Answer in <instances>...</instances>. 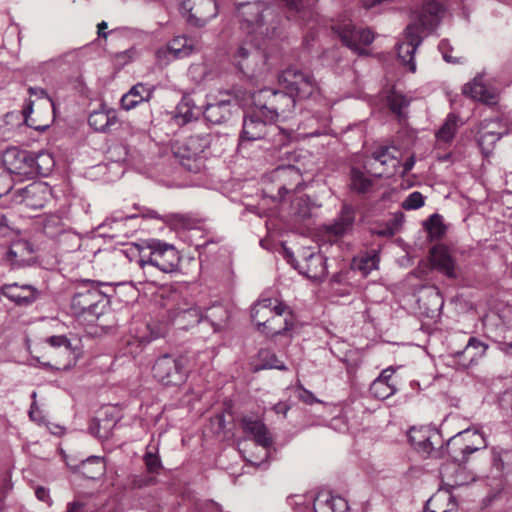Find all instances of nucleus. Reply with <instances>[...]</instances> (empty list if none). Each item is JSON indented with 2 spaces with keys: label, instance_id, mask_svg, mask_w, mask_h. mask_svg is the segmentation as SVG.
Returning a JSON list of instances; mask_svg holds the SVG:
<instances>
[{
  "label": "nucleus",
  "instance_id": "50",
  "mask_svg": "<svg viewBox=\"0 0 512 512\" xmlns=\"http://www.w3.org/2000/svg\"><path fill=\"white\" fill-rule=\"evenodd\" d=\"M35 194L40 195V200L39 202H34V208L43 207L52 197L51 188L43 181H34V195Z\"/></svg>",
  "mask_w": 512,
  "mask_h": 512
},
{
  "label": "nucleus",
  "instance_id": "47",
  "mask_svg": "<svg viewBox=\"0 0 512 512\" xmlns=\"http://www.w3.org/2000/svg\"><path fill=\"white\" fill-rule=\"evenodd\" d=\"M214 326H221L228 319V312L221 304L213 305L208 308L204 316Z\"/></svg>",
  "mask_w": 512,
  "mask_h": 512
},
{
  "label": "nucleus",
  "instance_id": "38",
  "mask_svg": "<svg viewBox=\"0 0 512 512\" xmlns=\"http://www.w3.org/2000/svg\"><path fill=\"white\" fill-rule=\"evenodd\" d=\"M410 102V98L397 91H392L388 96V106L401 122L405 121L407 118L405 110L410 105Z\"/></svg>",
  "mask_w": 512,
  "mask_h": 512
},
{
  "label": "nucleus",
  "instance_id": "27",
  "mask_svg": "<svg viewBox=\"0 0 512 512\" xmlns=\"http://www.w3.org/2000/svg\"><path fill=\"white\" fill-rule=\"evenodd\" d=\"M40 353H47L49 357H55L60 354L72 355L73 348L69 339L64 335L51 336L45 341H40L37 344Z\"/></svg>",
  "mask_w": 512,
  "mask_h": 512
},
{
  "label": "nucleus",
  "instance_id": "45",
  "mask_svg": "<svg viewBox=\"0 0 512 512\" xmlns=\"http://www.w3.org/2000/svg\"><path fill=\"white\" fill-rule=\"evenodd\" d=\"M372 181L365 174L353 168L351 170V188L358 193H368L371 189Z\"/></svg>",
  "mask_w": 512,
  "mask_h": 512
},
{
  "label": "nucleus",
  "instance_id": "23",
  "mask_svg": "<svg viewBox=\"0 0 512 512\" xmlns=\"http://www.w3.org/2000/svg\"><path fill=\"white\" fill-rule=\"evenodd\" d=\"M241 425L244 432L250 434L258 445L266 448L272 444V437L268 428L257 417L244 416L241 419Z\"/></svg>",
  "mask_w": 512,
  "mask_h": 512
},
{
  "label": "nucleus",
  "instance_id": "46",
  "mask_svg": "<svg viewBox=\"0 0 512 512\" xmlns=\"http://www.w3.org/2000/svg\"><path fill=\"white\" fill-rule=\"evenodd\" d=\"M458 117L454 114H449L445 123L437 132V138L443 142H449L455 135L457 130Z\"/></svg>",
  "mask_w": 512,
  "mask_h": 512
},
{
  "label": "nucleus",
  "instance_id": "52",
  "mask_svg": "<svg viewBox=\"0 0 512 512\" xmlns=\"http://www.w3.org/2000/svg\"><path fill=\"white\" fill-rule=\"evenodd\" d=\"M13 188L12 177L4 169L0 170V198L7 195Z\"/></svg>",
  "mask_w": 512,
  "mask_h": 512
},
{
  "label": "nucleus",
  "instance_id": "21",
  "mask_svg": "<svg viewBox=\"0 0 512 512\" xmlns=\"http://www.w3.org/2000/svg\"><path fill=\"white\" fill-rule=\"evenodd\" d=\"M462 465L445 463L441 466L440 475L444 486L452 489L466 485L474 480Z\"/></svg>",
  "mask_w": 512,
  "mask_h": 512
},
{
  "label": "nucleus",
  "instance_id": "60",
  "mask_svg": "<svg viewBox=\"0 0 512 512\" xmlns=\"http://www.w3.org/2000/svg\"><path fill=\"white\" fill-rule=\"evenodd\" d=\"M508 455L507 452L505 453H495L493 456V466L496 468L497 471L502 472L504 469V457Z\"/></svg>",
  "mask_w": 512,
  "mask_h": 512
},
{
  "label": "nucleus",
  "instance_id": "59",
  "mask_svg": "<svg viewBox=\"0 0 512 512\" xmlns=\"http://www.w3.org/2000/svg\"><path fill=\"white\" fill-rule=\"evenodd\" d=\"M142 340L133 339L127 340V346L125 348V353L131 354L132 356L137 355L142 351Z\"/></svg>",
  "mask_w": 512,
  "mask_h": 512
},
{
  "label": "nucleus",
  "instance_id": "57",
  "mask_svg": "<svg viewBox=\"0 0 512 512\" xmlns=\"http://www.w3.org/2000/svg\"><path fill=\"white\" fill-rule=\"evenodd\" d=\"M38 421V426L42 427L44 426L47 430L50 431L53 435H62L64 432V428L58 424H52L50 422H47L44 418H40Z\"/></svg>",
  "mask_w": 512,
  "mask_h": 512
},
{
  "label": "nucleus",
  "instance_id": "55",
  "mask_svg": "<svg viewBox=\"0 0 512 512\" xmlns=\"http://www.w3.org/2000/svg\"><path fill=\"white\" fill-rule=\"evenodd\" d=\"M290 9L295 10L296 12H304L306 9H309L315 0H284Z\"/></svg>",
  "mask_w": 512,
  "mask_h": 512
},
{
  "label": "nucleus",
  "instance_id": "3",
  "mask_svg": "<svg viewBox=\"0 0 512 512\" xmlns=\"http://www.w3.org/2000/svg\"><path fill=\"white\" fill-rule=\"evenodd\" d=\"M251 317L259 331L272 337L284 333L293 325L288 307L270 298L259 301L252 308Z\"/></svg>",
  "mask_w": 512,
  "mask_h": 512
},
{
  "label": "nucleus",
  "instance_id": "2",
  "mask_svg": "<svg viewBox=\"0 0 512 512\" xmlns=\"http://www.w3.org/2000/svg\"><path fill=\"white\" fill-rule=\"evenodd\" d=\"M237 13L248 37L255 35L265 39L277 35L280 16L274 7L262 1L246 2L237 5Z\"/></svg>",
  "mask_w": 512,
  "mask_h": 512
},
{
  "label": "nucleus",
  "instance_id": "53",
  "mask_svg": "<svg viewBox=\"0 0 512 512\" xmlns=\"http://www.w3.org/2000/svg\"><path fill=\"white\" fill-rule=\"evenodd\" d=\"M144 460L147 470L150 473H157L162 467L160 458L152 452H147L145 454Z\"/></svg>",
  "mask_w": 512,
  "mask_h": 512
},
{
  "label": "nucleus",
  "instance_id": "62",
  "mask_svg": "<svg viewBox=\"0 0 512 512\" xmlns=\"http://www.w3.org/2000/svg\"><path fill=\"white\" fill-rule=\"evenodd\" d=\"M273 410L276 414H283L285 416L289 410V406L286 403L279 402L273 406Z\"/></svg>",
  "mask_w": 512,
  "mask_h": 512
},
{
  "label": "nucleus",
  "instance_id": "51",
  "mask_svg": "<svg viewBox=\"0 0 512 512\" xmlns=\"http://www.w3.org/2000/svg\"><path fill=\"white\" fill-rule=\"evenodd\" d=\"M423 205H424V197L418 191H414L411 194H409L402 203V207L405 210H415V209L422 207Z\"/></svg>",
  "mask_w": 512,
  "mask_h": 512
},
{
  "label": "nucleus",
  "instance_id": "48",
  "mask_svg": "<svg viewBox=\"0 0 512 512\" xmlns=\"http://www.w3.org/2000/svg\"><path fill=\"white\" fill-rule=\"evenodd\" d=\"M259 359L261 360L262 369H278L285 370L284 363L278 359L275 353L270 350H261L259 352Z\"/></svg>",
  "mask_w": 512,
  "mask_h": 512
},
{
  "label": "nucleus",
  "instance_id": "1",
  "mask_svg": "<svg viewBox=\"0 0 512 512\" xmlns=\"http://www.w3.org/2000/svg\"><path fill=\"white\" fill-rule=\"evenodd\" d=\"M442 7L433 0H425L421 9L413 12L412 21L405 29L404 40L397 45L398 58L409 70L416 71L413 59L417 47L422 43L421 34L433 31L440 22Z\"/></svg>",
  "mask_w": 512,
  "mask_h": 512
},
{
  "label": "nucleus",
  "instance_id": "35",
  "mask_svg": "<svg viewBox=\"0 0 512 512\" xmlns=\"http://www.w3.org/2000/svg\"><path fill=\"white\" fill-rule=\"evenodd\" d=\"M0 294L14 301L17 305H29L32 286L24 285L19 287L16 283L6 284L1 288Z\"/></svg>",
  "mask_w": 512,
  "mask_h": 512
},
{
  "label": "nucleus",
  "instance_id": "30",
  "mask_svg": "<svg viewBox=\"0 0 512 512\" xmlns=\"http://www.w3.org/2000/svg\"><path fill=\"white\" fill-rule=\"evenodd\" d=\"M354 219L355 213L353 208L344 205L335 223L326 227L329 240L332 241V238L337 239L346 234L352 228Z\"/></svg>",
  "mask_w": 512,
  "mask_h": 512
},
{
  "label": "nucleus",
  "instance_id": "29",
  "mask_svg": "<svg viewBox=\"0 0 512 512\" xmlns=\"http://www.w3.org/2000/svg\"><path fill=\"white\" fill-rule=\"evenodd\" d=\"M315 512H346L348 504L345 499L333 496L330 492H320L314 499Z\"/></svg>",
  "mask_w": 512,
  "mask_h": 512
},
{
  "label": "nucleus",
  "instance_id": "26",
  "mask_svg": "<svg viewBox=\"0 0 512 512\" xmlns=\"http://www.w3.org/2000/svg\"><path fill=\"white\" fill-rule=\"evenodd\" d=\"M432 266L450 278L456 277L455 263L448 249L443 245H436L430 251Z\"/></svg>",
  "mask_w": 512,
  "mask_h": 512
},
{
  "label": "nucleus",
  "instance_id": "13",
  "mask_svg": "<svg viewBox=\"0 0 512 512\" xmlns=\"http://www.w3.org/2000/svg\"><path fill=\"white\" fill-rule=\"evenodd\" d=\"M333 31L339 36L343 45L353 50L358 55H366L361 45H370L374 40L373 32L368 29H357L350 19L343 17L332 25Z\"/></svg>",
  "mask_w": 512,
  "mask_h": 512
},
{
  "label": "nucleus",
  "instance_id": "63",
  "mask_svg": "<svg viewBox=\"0 0 512 512\" xmlns=\"http://www.w3.org/2000/svg\"><path fill=\"white\" fill-rule=\"evenodd\" d=\"M66 512H83V505L78 502L69 503Z\"/></svg>",
  "mask_w": 512,
  "mask_h": 512
},
{
  "label": "nucleus",
  "instance_id": "5",
  "mask_svg": "<svg viewBox=\"0 0 512 512\" xmlns=\"http://www.w3.org/2000/svg\"><path fill=\"white\" fill-rule=\"evenodd\" d=\"M233 62L238 70L250 79L264 78L273 66L260 45L249 39L238 44L233 53Z\"/></svg>",
  "mask_w": 512,
  "mask_h": 512
},
{
  "label": "nucleus",
  "instance_id": "49",
  "mask_svg": "<svg viewBox=\"0 0 512 512\" xmlns=\"http://www.w3.org/2000/svg\"><path fill=\"white\" fill-rule=\"evenodd\" d=\"M130 217H109L107 218L101 225H99L100 230H105L106 228H110L113 233L110 234L111 237H117L122 231L123 227L125 226V222L129 220Z\"/></svg>",
  "mask_w": 512,
  "mask_h": 512
},
{
  "label": "nucleus",
  "instance_id": "33",
  "mask_svg": "<svg viewBox=\"0 0 512 512\" xmlns=\"http://www.w3.org/2000/svg\"><path fill=\"white\" fill-rule=\"evenodd\" d=\"M69 465L87 479H96L105 472L103 458L98 456H90L77 465Z\"/></svg>",
  "mask_w": 512,
  "mask_h": 512
},
{
  "label": "nucleus",
  "instance_id": "34",
  "mask_svg": "<svg viewBox=\"0 0 512 512\" xmlns=\"http://www.w3.org/2000/svg\"><path fill=\"white\" fill-rule=\"evenodd\" d=\"M118 119L113 110L93 111L88 118L89 125L98 132H109L117 124Z\"/></svg>",
  "mask_w": 512,
  "mask_h": 512
},
{
  "label": "nucleus",
  "instance_id": "18",
  "mask_svg": "<svg viewBox=\"0 0 512 512\" xmlns=\"http://www.w3.org/2000/svg\"><path fill=\"white\" fill-rule=\"evenodd\" d=\"M507 133L498 121H484L478 131V144L486 156H488L496 142Z\"/></svg>",
  "mask_w": 512,
  "mask_h": 512
},
{
  "label": "nucleus",
  "instance_id": "11",
  "mask_svg": "<svg viewBox=\"0 0 512 512\" xmlns=\"http://www.w3.org/2000/svg\"><path fill=\"white\" fill-rule=\"evenodd\" d=\"M153 377L165 386H177L185 382L187 369L185 359L172 354H164L156 359Z\"/></svg>",
  "mask_w": 512,
  "mask_h": 512
},
{
  "label": "nucleus",
  "instance_id": "6",
  "mask_svg": "<svg viewBox=\"0 0 512 512\" xmlns=\"http://www.w3.org/2000/svg\"><path fill=\"white\" fill-rule=\"evenodd\" d=\"M212 140L210 133L191 135L175 143L173 154L186 170L197 173L202 168L201 159L205 157Z\"/></svg>",
  "mask_w": 512,
  "mask_h": 512
},
{
  "label": "nucleus",
  "instance_id": "43",
  "mask_svg": "<svg viewBox=\"0 0 512 512\" xmlns=\"http://www.w3.org/2000/svg\"><path fill=\"white\" fill-rule=\"evenodd\" d=\"M167 47L173 53V58H183L190 55L193 51L192 44L184 36H178L172 39Z\"/></svg>",
  "mask_w": 512,
  "mask_h": 512
},
{
  "label": "nucleus",
  "instance_id": "36",
  "mask_svg": "<svg viewBox=\"0 0 512 512\" xmlns=\"http://www.w3.org/2000/svg\"><path fill=\"white\" fill-rule=\"evenodd\" d=\"M34 96L37 97V101H39V107L45 110L47 116V123L34 126V130L45 131L55 119V104L43 89L34 88Z\"/></svg>",
  "mask_w": 512,
  "mask_h": 512
},
{
  "label": "nucleus",
  "instance_id": "32",
  "mask_svg": "<svg viewBox=\"0 0 512 512\" xmlns=\"http://www.w3.org/2000/svg\"><path fill=\"white\" fill-rule=\"evenodd\" d=\"M487 350V346L476 339L471 337L462 351L455 353V357L459 359V364L463 367H468L479 358H481Z\"/></svg>",
  "mask_w": 512,
  "mask_h": 512
},
{
  "label": "nucleus",
  "instance_id": "17",
  "mask_svg": "<svg viewBox=\"0 0 512 512\" xmlns=\"http://www.w3.org/2000/svg\"><path fill=\"white\" fill-rule=\"evenodd\" d=\"M2 161L10 175H23L30 179L32 175V156L29 151L10 147L3 153Z\"/></svg>",
  "mask_w": 512,
  "mask_h": 512
},
{
  "label": "nucleus",
  "instance_id": "58",
  "mask_svg": "<svg viewBox=\"0 0 512 512\" xmlns=\"http://www.w3.org/2000/svg\"><path fill=\"white\" fill-rule=\"evenodd\" d=\"M297 397L300 401L309 405L318 402L317 398L313 395V393L304 389L303 387L298 388Z\"/></svg>",
  "mask_w": 512,
  "mask_h": 512
},
{
  "label": "nucleus",
  "instance_id": "14",
  "mask_svg": "<svg viewBox=\"0 0 512 512\" xmlns=\"http://www.w3.org/2000/svg\"><path fill=\"white\" fill-rule=\"evenodd\" d=\"M399 150L394 146H381L377 148L365 167L376 177H390L396 173L400 161Z\"/></svg>",
  "mask_w": 512,
  "mask_h": 512
},
{
  "label": "nucleus",
  "instance_id": "40",
  "mask_svg": "<svg viewBox=\"0 0 512 512\" xmlns=\"http://www.w3.org/2000/svg\"><path fill=\"white\" fill-rule=\"evenodd\" d=\"M32 113V100H27L22 110L12 111L5 115V122L12 126H21L25 124L30 127L29 116Z\"/></svg>",
  "mask_w": 512,
  "mask_h": 512
},
{
  "label": "nucleus",
  "instance_id": "10",
  "mask_svg": "<svg viewBox=\"0 0 512 512\" xmlns=\"http://www.w3.org/2000/svg\"><path fill=\"white\" fill-rule=\"evenodd\" d=\"M486 447L482 434L469 429L451 437L446 444V452L452 459L451 463L464 464L470 454Z\"/></svg>",
  "mask_w": 512,
  "mask_h": 512
},
{
  "label": "nucleus",
  "instance_id": "54",
  "mask_svg": "<svg viewBox=\"0 0 512 512\" xmlns=\"http://www.w3.org/2000/svg\"><path fill=\"white\" fill-rule=\"evenodd\" d=\"M156 58L157 62L162 66L168 65L170 61L175 59L173 58V53L167 46L157 49Z\"/></svg>",
  "mask_w": 512,
  "mask_h": 512
},
{
  "label": "nucleus",
  "instance_id": "37",
  "mask_svg": "<svg viewBox=\"0 0 512 512\" xmlns=\"http://www.w3.org/2000/svg\"><path fill=\"white\" fill-rule=\"evenodd\" d=\"M41 228L48 237H54L61 232V220L56 215L34 216V228Z\"/></svg>",
  "mask_w": 512,
  "mask_h": 512
},
{
  "label": "nucleus",
  "instance_id": "31",
  "mask_svg": "<svg viewBox=\"0 0 512 512\" xmlns=\"http://www.w3.org/2000/svg\"><path fill=\"white\" fill-rule=\"evenodd\" d=\"M200 115L202 108L190 96H184L175 109L174 119L178 125H185L197 120Z\"/></svg>",
  "mask_w": 512,
  "mask_h": 512
},
{
  "label": "nucleus",
  "instance_id": "25",
  "mask_svg": "<svg viewBox=\"0 0 512 512\" xmlns=\"http://www.w3.org/2000/svg\"><path fill=\"white\" fill-rule=\"evenodd\" d=\"M458 505L455 497L448 489H439L426 502L425 512H457Z\"/></svg>",
  "mask_w": 512,
  "mask_h": 512
},
{
  "label": "nucleus",
  "instance_id": "61",
  "mask_svg": "<svg viewBox=\"0 0 512 512\" xmlns=\"http://www.w3.org/2000/svg\"><path fill=\"white\" fill-rule=\"evenodd\" d=\"M393 373H394V370L392 368L385 369L381 372L379 377H377L375 380H382L381 382L395 383L392 380Z\"/></svg>",
  "mask_w": 512,
  "mask_h": 512
},
{
  "label": "nucleus",
  "instance_id": "4",
  "mask_svg": "<svg viewBox=\"0 0 512 512\" xmlns=\"http://www.w3.org/2000/svg\"><path fill=\"white\" fill-rule=\"evenodd\" d=\"M180 255L177 249L160 240H149L146 248L140 251L138 265L143 270L147 280L153 276L155 269L162 273L176 271L180 264Z\"/></svg>",
  "mask_w": 512,
  "mask_h": 512
},
{
  "label": "nucleus",
  "instance_id": "16",
  "mask_svg": "<svg viewBox=\"0 0 512 512\" xmlns=\"http://www.w3.org/2000/svg\"><path fill=\"white\" fill-rule=\"evenodd\" d=\"M181 8L188 12L187 21L196 27L205 26L218 14L215 0H185L182 2Z\"/></svg>",
  "mask_w": 512,
  "mask_h": 512
},
{
  "label": "nucleus",
  "instance_id": "28",
  "mask_svg": "<svg viewBox=\"0 0 512 512\" xmlns=\"http://www.w3.org/2000/svg\"><path fill=\"white\" fill-rule=\"evenodd\" d=\"M154 88L144 83H137L121 98V106L125 110H131L142 102H148L153 95Z\"/></svg>",
  "mask_w": 512,
  "mask_h": 512
},
{
  "label": "nucleus",
  "instance_id": "15",
  "mask_svg": "<svg viewBox=\"0 0 512 512\" xmlns=\"http://www.w3.org/2000/svg\"><path fill=\"white\" fill-rule=\"evenodd\" d=\"M265 114V112L260 111V108L254 106L252 111L244 117L239 138L240 144L260 140L267 135L274 122H270Z\"/></svg>",
  "mask_w": 512,
  "mask_h": 512
},
{
  "label": "nucleus",
  "instance_id": "9",
  "mask_svg": "<svg viewBox=\"0 0 512 512\" xmlns=\"http://www.w3.org/2000/svg\"><path fill=\"white\" fill-rule=\"evenodd\" d=\"M253 104L260 111L265 112V117L270 122H275L279 116L286 117L295 106L296 100L288 91H277L265 88L254 93Z\"/></svg>",
  "mask_w": 512,
  "mask_h": 512
},
{
  "label": "nucleus",
  "instance_id": "44",
  "mask_svg": "<svg viewBox=\"0 0 512 512\" xmlns=\"http://www.w3.org/2000/svg\"><path fill=\"white\" fill-rule=\"evenodd\" d=\"M382 380H374L370 385V393L378 399L385 400L396 392L395 383L381 382Z\"/></svg>",
  "mask_w": 512,
  "mask_h": 512
},
{
  "label": "nucleus",
  "instance_id": "56",
  "mask_svg": "<svg viewBox=\"0 0 512 512\" xmlns=\"http://www.w3.org/2000/svg\"><path fill=\"white\" fill-rule=\"evenodd\" d=\"M36 498L50 507L53 503L49 489L39 486L34 491Z\"/></svg>",
  "mask_w": 512,
  "mask_h": 512
},
{
  "label": "nucleus",
  "instance_id": "19",
  "mask_svg": "<svg viewBox=\"0 0 512 512\" xmlns=\"http://www.w3.org/2000/svg\"><path fill=\"white\" fill-rule=\"evenodd\" d=\"M435 437H437V434L432 433L425 427H413L408 433L411 445L424 457H436L438 455V451L435 449L432 441Z\"/></svg>",
  "mask_w": 512,
  "mask_h": 512
},
{
  "label": "nucleus",
  "instance_id": "20",
  "mask_svg": "<svg viewBox=\"0 0 512 512\" xmlns=\"http://www.w3.org/2000/svg\"><path fill=\"white\" fill-rule=\"evenodd\" d=\"M226 96L216 102L207 103L204 110L202 109V115L208 122L222 124L230 118L235 103L230 95Z\"/></svg>",
  "mask_w": 512,
  "mask_h": 512
},
{
  "label": "nucleus",
  "instance_id": "7",
  "mask_svg": "<svg viewBox=\"0 0 512 512\" xmlns=\"http://www.w3.org/2000/svg\"><path fill=\"white\" fill-rule=\"evenodd\" d=\"M264 193L274 200L282 201L291 192L301 189L302 175L293 165L279 166L264 178Z\"/></svg>",
  "mask_w": 512,
  "mask_h": 512
},
{
  "label": "nucleus",
  "instance_id": "64",
  "mask_svg": "<svg viewBox=\"0 0 512 512\" xmlns=\"http://www.w3.org/2000/svg\"><path fill=\"white\" fill-rule=\"evenodd\" d=\"M414 164H415V157L410 156L403 164V172L404 173L409 172L413 168Z\"/></svg>",
  "mask_w": 512,
  "mask_h": 512
},
{
  "label": "nucleus",
  "instance_id": "12",
  "mask_svg": "<svg viewBox=\"0 0 512 512\" xmlns=\"http://www.w3.org/2000/svg\"><path fill=\"white\" fill-rule=\"evenodd\" d=\"M279 82L286 91L298 99H307L318 91L315 78L295 67L285 69L279 77Z\"/></svg>",
  "mask_w": 512,
  "mask_h": 512
},
{
  "label": "nucleus",
  "instance_id": "22",
  "mask_svg": "<svg viewBox=\"0 0 512 512\" xmlns=\"http://www.w3.org/2000/svg\"><path fill=\"white\" fill-rule=\"evenodd\" d=\"M463 94L473 100L492 105L497 102V93L494 89L485 85L481 76H476L463 87Z\"/></svg>",
  "mask_w": 512,
  "mask_h": 512
},
{
  "label": "nucleus",
  "instance_id": "8",
  "mask_svg": "<svg viewBox=\"0 0 512 512\" xmlns=\"http://www.w3.org/2000/svg\"><path fill=\"white\" fill-rule=\"evenodd\" d=\"M71 310L76 317L93 323L109 310V299L97 288L83 289L73 296Z\"/></svg>",
  "mask_w": 512,
  "mask_h": 512
},
{
  "label": "nucleus",
  "instance_id": "41",
  "mask_svg": "<svg viewBox=\"0 0 512 512\" xmlns=\"http://www.w3.org/2000/svg\"><path fill=\"white\" fill-rule=\"evenodd\" d=\"M202 313L197 307H190L186 309H180L176 312L174 321L180 327H185L186 325H194L201 321Z\"/></svg>",
  "mask_w": 512,
  "mask_h": 512
},
{
  "label": "nucleus",
  "instance_id": "42",
  "mask_svg": "<svg viewBox=\"0 0 512 512\" xmlns=\"http://www.w3.org/2000/svg\"><path fill=\"white\" fill-rule=\"evenodd\" d=\"M55 161L52 155L45 151H40L34 156V173L40 176H48L53 170Z\"/></svg>",
  "mask_w": 512,
  "mask_h": 512
},
{
  "label": "nucleus",
  "instance_id": "39",
  "mask_svg": "<svg viewBox=\"0 0 512 512\" xmlns=\"http://www.w3.org/2000/svg\"><path fill=\"white\" fill-rule=\"evenodd\" d=\"M32 246L28 241L18 240L10 246L8 255L11 259L29 264L31 260Z\"/></svg>",
  "mask_w": 512,
  "mask_h": 512
},
{
  "label": "nucleus",
  "instance_id": "24",
  "mask_svg": "<svg viewBox=\"0 0 512 512\" xmlns=\"http://www.w3.org/2000/svg\"><path fill=\"white\" fill-rule=\"evenodd\" d=\"M299 272L315 281L322 280L327 274L326 258L321 253H310L298 266Z\"/></svg>",
  "mask_w": 512,
  "mask_h": 512
}]
</instances>
